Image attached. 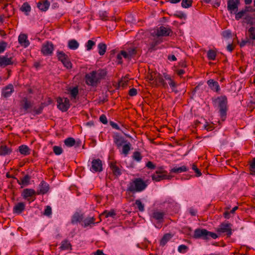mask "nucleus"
Segmentation results:
<instances>
[{"label":"nucleus","mask_w":255,"mask_h":255,"mask_svg":"<svg viewBox=\"0 0 255 255\" xmlns=\"http://www.w3.org/2000/svg\"><path fill=\"white\" fill-rule=\"evenodd\" d=\"M240 4V0H228L227 9L231 14L235 13L238 10Z\"/></svg>","instance_id":"6e6552de"},{"label":"nucleus","mask_w":255,"mask_h":255,"mask_svg":"<svg viewBox=\"0 0 255 255\" xmlns=\"http://www.w3.org/2000/svg\"><path fill=\"white\" fill-rule=\"evenodd\" d=\"M207 83L211 90L216 93L220 92L221 88L218 82L213 79H209L207 81Z\"/></svg>","instance_id":"2eb2a0df"},{"label":"nucleus","mask_w":255,"mask_h":255,"mask_svg":"<svg viewBox=\"0 0 255 255\" xmlns=\"http://www.w3.org/2000/svg\"><path fill=\"white\" fill-rule=\"evenodd\" d=\"M43 104H42L38 108L34 107L32 109V112L34 113V115H39L42 113L43 109Z\"/></svg>","instance_id":"8fccbe9b"},{"label":"nucleus","mask_w":255,"mask_h":255,"mask_svg":"<svg viewBox=\"0 0 255 255\" xmlns=\"http://www.w3.org/2000/svg\"><path fill=\"white\" fill-rule=\"evenodd\" d=\"M18 41L19 43L25 48L27 47L30 44L27 36L25 34H20L18 37Z\"/></svg>","instance_id":"f3484780"},{"label":"nucleus","mask_w":255,"mask_h":255,"mask_svg":"<svg viewBox=\"0 0 255 255\" xmlns=\"http://www.w3.org/2000/svg\"><path fill=\"white\" fill-rule=\"evenodd\" d=\"M204 129L207 131H211L213 129V126L212 125L206 123L203 126Z\"/></svg>","instance_id":"0e129e2a"},{"label":"nucleus","mask_w":255,"mask_h":255,"mask_svg":"<svg viewBox=\"0 0 255 255\" xmlns=\"http://www.w3.org/2000/svg\"><path fill=\"white\" fill-rule=\"evenodd\" d=\"M188 250V247L184 245H181L178 246V251L180 253L185 254L186 253Z\"/></svg>","instance_id":"3c124183"},{"label":"nucleus","mask_w":255,"mask_h":255,"mask_svg":"<svg viewBox=\"0 0 255 255\" xmlns=\"http://www.w3.org/2000/svg\"><path fill=\"white\" fill-rule=\"evenodd\" d=\"M39 190L37 191V194H45L49 189V184L46 182L42 181L39 185Z\"/></svg>","instance_id":"a211bd4d"},{"label":"nucleus","mask_w":255,"mask_h":255,"mask_svg":"<svg viewBox=\"0 0 255 255\" xmlns=\"http://www.w3.org/2000/svg\"><path fill=\"white\" fill-rule=\"evenodd\" d=\"M216 52L212 49H210L208 51L207 56L209 60H214L216 57Z\"/></svg>","instance_id":"ea45409f"},{"label":"nucleus","mask_w":255,"mask_h":255,"mask_svg":"<svg viewBox=\"0 0 255 255\" xmlns=\"http://www.w3.org/2000/svg\"><path fill=\"white\" fill-rule=\"evenodd\" d=\"M79 46V43L75 39L70 40L68 41V47L70 49L76 50Z\"/></svg>","instance_id":"f704fd0d"},{"label":"nucleus","mask_w":255,"mask_h":255,"mask_svg":"<svg viewBox=\"0 0 255 255\" xmlns=\"http://www.w3.org/2000/svg\"><path fill=\"white\" fill-rule=\"evenodd\" d=\"M20 10L23 12L26 15H29L31 11V6L27 2H25L20 7Z\"/></svg>","instance_id":"cd10ccee"},{"label":"nucleus","mask_w":255,"mask_h":255,"mask_svg":"<svg viewBox=\"0 0 255 255\" xmlns=\"http://www.w3.org/2000/svg\"><path fill=\"white\" fill-rule=\"evenodd\" d=\"M162 42V40L161 38H159L157 39H154L153 41H152L149 45L148 50L150 51H152L156 50V46L159 44L160 43Z\"/></svg>","instance_id":"c85d7f7f"},{"label":"nucleus","mask_w":255,"mask_h":255,"mask_svg":"<svg viewBox=\"0 0 255 255\" xmlns=\"http://www.w3.org/2000/svg\"><path fill=\"white\" fill-rule=\"evenodd\" d=\"M98 49L99 54L102 56L105 54L106 51L107 45L105 43H100L98 45Z\"/></svg>","instance_id":"4c0bfd02"},{"label":"nucleus","mask_w":255,"mask_h":255,"mask_svg":"<svg viewBox=\"0 0 255 255\" xmlns=\"http://www.w3.org/2000/svg\"><path fill=\"white\" fill-rule=\"evenodd\" d=\"M81 141L76 142L75 139L73 137H68L64 140V144L68 147H72L75 145V147L80 146Z\"/></svg>","instance_id":"4be33fe9"},{"label":"nucleus","mask_w":255,"mask_h":255,"mask_svg":"<svg viewBox=\"0 0 255 255\" xmlns=\"http://www.w3.org/2000/svg\"><path fill=\"white\" fill-rule=\"evenodd\" d=\"M172 237V235L171 234L167 233L165 234L160 240V246H164Z\"/></svg>","instance_id":"473e14b6"},{"label":"nucleus","mask_w":255,"mask_h":255,"mask_svg":"<svg viewBox=\"0 0 255 255\" xmlns=\"http://www.w3.org/2000/svg\"><path fill=\"white\" fill-rule=\"evenodd\" d=\"M135 205L137 206L139 211L143 212L144 210V206L140 200H136L135 202Z\"/></svg>","instance_id":"09e8293b"},{"label":"nucleus","mask_w":255,"mask_h":255,"mask_svg":"<svg viewBox=\"0 0 255 255\" xmlns=\"http://www.w3.org/2000/svg\"><path fill=\"white\" fill-rule=\"evenodd\" d=\"M95 45V42L91 40H89L86 44V47L87 50L90 51L91 50L93 46Z\"/></svg>","instance_id":"864d4df0"},{"label":"nucleus","mask_w":255,"mask_h":255,"mask_svg":"<svg viewBox=\"0 0 255 255\" xmlns=\"http://www.w3.org/2000/svg\"><path fill=\"white\" fill-rule=\"evenodd\" d=\"M219 233H226L228 237H230L232 234L231 224H222L220 227L218 229Z\"/></svg>","instance_id":"f8f14e48"},{"label":"nucleus","mask_w":255,"mask_h":255,"mask_svg":"<svg viewBox=\"0 0 255 255\" xmlns=\"http://www.w3.org/2000/svg\"><path fill=\"white\" fill-rule=\"evenodd\" d=\"M103 214L106 218L109 217L114 218L116 216V213L114 210H111L110 211H105L104 212Z\"/></svg>","instance_id":"5fc2aeb1"},{"label":"nucleus","mask_w":255,"mask_h":255,"mask_svg":"<svg viewBox=\"0 0 255 255\" xmlns=\"http://www.w3.org/2000/svg\"><path fill=\"white\" fill-rule=\"evenodd\" d=\"M69 91L71 95V100L76 99L79 93L78 87H74L72 88H70Z\"/></svg>","instance_id":"2f4dec72"},{"label":"nucleus","mask_w":255,"mask_h":255,"mask_svg":"<svg viewBox=\"0 0 255 255\" xmlns=\"http://www.w3.org/2000/svg\"><path fill=\"white\" fill-rule=\"evenodd\" d=\"M147 185L140 178H135L128 185L127 191L131 193L140 192L143 191Z\"/></svg>","instance_id":"7ed1b4c3"},{"label":"nucleus","mask_w":255,"mask_h":255,"mask_svg":"<svg viewBox=\"0 0 255 255\" xmlns=\"http://www.w3.org/2000/svg\"><path fill=\"white\" fill-rule=\"evenodd\" d=\"M14 92L13 86L10 84L4 87L1 92V95L4 98H8L10 97L12 93Z\"/></svg>","instance_id":"dca6fc26"},{"label":"nucleus","mask_w":255,"mask_h":255,"mask_svg":"<svg viewBox=\"0 0 255 255\" xmlns=\"http://www.w3.org/2000/svg\"><path fill=\"white\" fill-rule=\"evenodd\" d=\"M192 0H182L181 6L183 8H189L192 6Z\"/></svg>","instance_id":"a18cd8bd"},{"label":"nucleus","mask_w":255,"mask_h":255,"mask_svg":"<svg viewBox=\"0 0 255 255\" xmlns=\"http://www.w3.org/2000/svg\"><path fill=\"white\" fill-rule=\"evenodd\" d=\"M246 13V12L244 10V9H243L242 10H241L240 11H239L238 12H236L235 13V19L237 20H239V19L242 18L245 15V14Z\"/></svg>","instance_id":"de8ad7c7"},{"label":"nucleus","mask_w":255,"mask_h":255,"mask_svg":"<svg viewBox=\"0 0 255 255\" xmlns=\"http://www.w3.org/2000/svg\"><path fill=\"white\" fill-rule=\"evenodd\" d=\"M7 46V43L2 41L0 42V53H1L4 51Z\"/></svg>","instance_id":"13d9d810"},{"label":"nucleus","mask_w":255,"mask_h":255,"mask_svg":"<svg viewBox=\"0 0 255 255\" xmlns=\"http://www.w3.org/2000/svg\"><path fill=\"white\" fill-rule=\"evenodd\" d=\"M54 50L53 44L52 42H47L43 44L41 48V52L44 55H51Z\"/></svg>","instance_id":"9b49d317"},{"label":"nucleus","mask_w":255,"mask_h":255,"mask_svg":"<svg viewBox=\"0 0 255 255\" xmlns=\"http://www.w3.org/2000/svg\"><path fill=\"white\" fill-rule=\"evenodd\" d=\"M14 62L12 57H8L7 55L0 56V66L5 67L12 65Z\"/></svg>","instance_id":"4468645a"},{"label":"nucleus","mask_w":255,"mask_h":255,"mask_svg":"<svg viewBox=\"0 0 255 255\" xmlns=\"http://www.w3.org/2000/svg\"><path fill=\"white\" fill-rule=\"evenodd\" d=\"M222 36L225 38H229L231 36V32L229 30L223 31Z\"/></svg>","instance_id":"69168bd1"},{"label":"nucleus","mask_w":255,"mask_h":255,"mask_svg":"<svg viewBox=\"0 0 255 255\" xmlns=\"http://www.w3.org/2000/svg\"><path fill=\"white\" fill-rule=\"evenodd\" d=\"M208 231L205 229H196L194 232L192 237L195 239H202L203 240H208Z\"/></svg>","instance_id":"1a4fd4ad"},{"label":"nucleus","mask_w":255,"mask_h":255,"mask_svg":"<svg viewBox=\"0 0 255 255\" xmlns=\"http://www.w3.org/2000/svg\"><path fill=\"white\" fill-rule=\"evenodd\" d=\"M244 22L252 25L254 24L253 18L249 15H247L244 18Z\"/></svg>","instance_id":"bf43d9fd"},{"label":"nucleus","mask_w":255,"mask_h":255,"mask_svg":"<svg viewBox=\"0 0 255 255\" xmlns=\"http://www.w3.org/2000/svg\"><path fill=\"white\" fill-rule=\"evenodd\" d=\"M99 15L102 20H106L108 19V13L106 11H100Z\"/></svg>","instance_id":"6e6d98bb"},{"label":"nucleus","mask_w":255,"mask_h":255,"mask_svg":"<svg viewBox=\"0 0 255 255\" xmlns=\"http://www.w3.org/2000/svg\"><path fill=\"white\" fill-rule=\"evenodd\" d=\"M83 214H80L78 212H76L72 217L71 223L72 224H75L78 222H80L83 220Z\"/></svg>","instance_id":"b1692460"},{"label":"nucleus","mask_w":255,"mask_h":255,"mask_svg":"<svg viewBox=\"0 0 255 255\" xmlns=\"http://www.w3.org/2000/svg\"><path fill=\"white\" fill-rule=\"evenodd\" d=\"M35 194L34 190L32 189H25L23 191L22 196L24 199H26L28 197H31Z\"/></svg>","instance_id":"bb28decb"},{"label":"nucleus","mask_w":255,"mask_h":255,"mask_svg":"<svg viewBox=\"0 0 255 255\" xmlns=\"http://www.w3.org/2000/svg\"><path fill=\"white\" fill-rule=\"evenodd\" d=\"M114 142L118 148L120 147L124 143L127 142L123 137L120 136L118 135L114 137Z\"/></svg>","instance_id":"a878e982"},{"label":"nucleus","mask_w":255,"mask_h":255,"mask_svg":"<svg viewBox=\"0 0 255 255\" xmlns=\"http://www.w3.org/2000/svg\"><path fill=\"white\" fill-rule=\"evenodd\" d=\"M157 84L161 85L162 87L166 88L167 87V83L164 81V80L160 74H158L155 75V81Z\"/></svg>","instance_id":"7c9ffc66"},{"label":"nucleus","mask_w":255,"mask_h":255,"mask_svg":"<svg viewBox=\"0 0 255 255\" xmlns=\"http://www.w3.org/2000/svg\"><path fill=\"white\" fill-rule=\"evenodd\" d=\"M110 168L113 172V174L118 177L120 176L122 174L121 170L120 168L117 165L116 163L115 162H110Z\"/></svg>","instance_id":"412c9836"},{"label":"nucleus","mask_w":255,"mask_h":255,"mask_svg":"<svg viewBox=\"0 0 255 255\" xmlns=\"http://www.w3.org/2000/svg\"><path fill=\"white\" fill-rule=\"evenodd\" d=\"M126 51L128 52L129 57L131 58L136 54L137 48L134 47H129L128 48Z\"/></svg>","instance_id":"a19ab883"},{"label":"nucleus","mask_w":255,"mask_h":255,"mask_svg":"<svg viewBox=\"0 0 255 255\" xmlns=\"http://www.w3.org/2000/svg\"><path fill=\"white\" fill-rule=\"evenodd\" d=\"M57 56L58 60L62 63L64 67L67 69H71L72 68V63L69 57L63 51H57Z\"/></svg>","instance_id":"423d86ee"},{"label":"nucleus","mask_w":255,"mask_h":255,"mask_svg":"<svg viewBox=\"0 0 255 255\" xmlns=\"http://www.w3.org/2000/svg\"><path fill=\"white\" fill-rule=\"evenodd\" d=\"M192 169H193V170H194V171L197 174V176L199 177L202 175L201 171L199 170V169L197 167V166L195 165H193Z\"/></svg>","instance_id":"774afa93"},{"label":"nucleus","mask_w":255,"mask_h":255,"mask_svg":"<svg viewBox=\"0 0 255 255\" xmlns=\"http://www.w3.org/2000/svg\"><path fill=\"white\" fill-rule=\"evenodd\" d=\"M95 221V218L93 217L87 218L83 221V224H82V226L84 227L88 226H90L91 227V225H95L96 224Z\"/></svg>","instance_id":"c756f323"},{"label":"nucleus","mask_w":255,"mask_h":255,"mask_svg":"<svg viewBox=\"0 0 255 255\" xmlns=\"http://www.w3.org/2000/svg\"><path fill=\"white\" fill-rule=\"evenodd\" d=\"M100 121L104 124H107L108 123L107 117L105 115H102L100 117Z\"/></svg>","instance_id":"338daca9"},{"label":"nucleus","mask_w":255,"mask_h":255,"mask_svg":"<svg viewBox=\"0 0 255 255\" xmlns=\"http://www.w3.org/2000/svg\"><path fill=\"white\" fill-rule=\"evenodd\" d=\"M71 244L67 240H65L61 242L60 249L62 250H66L71 247Z\"/></svg>","instance_id":"58836bf2"},{"label":"nucleus","mask_w":255,"mask_h":255,"mask_svg":"<svg viewBox=\"0 0 255 255\" xmlns=\"http://www.w3.org/2000/svg\"><path fill=\"white\" fill-rule=\"evenodd\" d=\"M250 170L251 171V174L253 175H255V157L254 158L251 162L250 165Z\"/></svg>","instance_id":"49530a36"},{"label":"nucleus","mask_w":255,"mask_h":255,"mask_svg":"<svg viewBox=\"0 0 255 255\" xmlns=\"http://www.w3.org/2000/svg\"><path fill=\"white\" fill-rule=\"evenodd\" d=\"M137 90L135 88H131L129 90L128 94L130 96H135L137 95Z\"/></svg>","instance_id":"e2e57ef3"},{"label":"nucleus","mask_w":255,"mask_h":255,"mask_svg":"<svg viewBox=\"0 0 255 255\" xmlns=\"http://www.w3.org/2000/svg\"><path fill=\"white\" fill-rule=\"evenodd\" d=\"M25 204L23 202H19L16 204L13 209V213L20 214L25 209Z\"/></svg>","instance_id":"5701e85b"},{"label":"nucleus","mask_w":255,"mask_h":255,"mask_svg":"<svg viewBox=\"0 0 255 255\" xmlns=\"http://www.w3.org/2000/svg\"><path fill=\"white\" fill-rule=\"evenodd\" d=\"M131 148V144L129 142L125 144L123 146L122 153L125 155L128 154L129 150Z\"/></svg>","instance_id":"79ce46f5"},{"label":"nucleus","mask_w":255,"mask_h":255,"mask_svg":"<svg viewBox=\"0 0 255 255\" xmlns=\"http://www.w3.org/2000/svg\"><path fill=\"white\" fill-rule=\"evenodd\" d=\"M54 153L57 155H60L63 152L62 147L58 146H54L53 147Z\"/></svg>","instance_id":"603ef678"},{"label":"nucleus","mask_w":255,"mask_h":255,"mask_svg":"<svg viewBox=\"0 0 255 255\" xmlns=\"http://www.w3.org/2000/svg\"><path fill=\"white\" fill-rule=\"evenodd\" d=\"M11 149L6 145L0 146V155H5L11 153Z\"/></svg>","instance_id":"c9c22d12"},{"label":"nucleus","mask_w":255,"mask_h":255,"mask_svg":"<svg viewBox=\"0 0 255 255\" xmlns=\"http://www.w3.org/2000/svg\"><path fill=\"white\" fill-rule=\"evenodd\" d=\"M142 156L140 152L139 151H134L133 153L132 158L134 160L137 162H140L142 159Z\"/></svg>","instance_id":"c03bdc74"},{"label":"nucleus","mask_w":255,"mask_h":255,"mask_svg":"<svg viewBox=\"0 0 255 255\" xmlns=\"http://www.w3.org/2000/svg\"><path fill=\"white\" fill-rule=\"evenodd\" d=\"M90 170L93 172H100L103 171V164L100 159H93L91 161V166Z\"/></svg>","instance_id":"0eeeda50"},{"label":"nucleus","mask_w":255,"mask_h":255,"mask_svg":"<svg viewBox=\"0 0 255 255\" xmlns=\"http://www.w3.org/2000/svg\"><path fill=\"white\" fill-rule=\"evenodd\" d=\"M251 43V39L250 38H247L245 40H242L241 43H240V46L241 47H244L247 44Z\"/></svg>","instance_id":"052dcab7"},{"label":"nucleus","mask_w":255,"mask_h":255,"mask_svg":"<svg viewBox=\"0 0 255 255\" xmlns=\"http://www.w3.org/2000/svg\"><path fill=\"white\" fill-rule=\"evenodd\" d=\"M32 104L31 102L28 101L26 98H24L21 105V108L23 109L24 114L31 113L32 110Z\"/></svg>","instance_id":"ddd939ff"},{"label":"nucleus","mask_w":255,"mask_h":255,"mask_svg":"<svg viewBox=\"0 0 255 255\" xmlns=\"http://www.w3.org/2000/svg\"><path fill=\"white\" fill-rule=\"evenodd\" d=\"M19 151L21 154L27 155L30 154V149L28 146L23 144L19 146Z\"/></svg>","instance_id":"72a5a7b5"},{"label":"nucleus","mask_w":255,"mask_h":255,"mask_svg":"<svg viewBox=\"0 0 255 255\" xmlns=\"http://www.w3.org/2000/svg\"><path fill=\"white\" fill-rule=\"evenodd\" d=\"M173 176L167 175V172L162 169H159L155 171L152 176L153 180L158 182L164 179H171Z\"/></svg>","instance_id":"20e7f679"},{"label":"nucleus","mask_w":255,"mask_h":255,"mask_svg":"<svg viewBox=\"0 0 255 255\" xmlns=\"http://www.w3.org/2000/svg\"><path fill=\"white\" fill-rule=\"evenodd\" d=\"M30 179V177L26 175L20 180L17 179V182L19 185H26L29 184Z\"/></svg>","instance_id":"e433bc0d"},{"label":"nucleus","mask_w":255,"mask_h":255,"mask_svg":"<svg viewBox=\"0 0 255 255\" xmlns=\"http://www.w3.org/2000/svg\"><path fill=\"white\" fill-rule=\"evenodd\" d=\"M249 37L251 40H255V27L252 26L248 29Z\"/></svg>","instance_id":"37998d69"},{"label":"nucleus","mask_w":255,"mask_h":255,"mask_svg":"<svg viewBox=\"0 0 255 255\" xmlns=\"http://www.w3.org/2000/svg\"><path fill=\"white\" fill-rule=\"evenodd\" d=\"M188 170V168L186 166H182L181 167H174L170 170V173H179L184 172H186Z\"/></svg>","instance_id":"393cba45"},{"label":"nucleus","mask_w":255,"mask_h":255,"mask_svg":"<svg viewBox=\"0 0 255 255\" xmlns=\"http://www.w3.org/2000/svg\"><path fill=\"white\" fill-rule=\"evenodd\" d=\"M106 74L104 71L98 73L95 71H93L86 75V83L88 85L96 86L98 83L100 82V80L106 75Z\"/></svg>","instance_id":"f03ea898"},{"label":"nucleus","mask_w":255,"mask_h":255,"mask_svg":"<svg viewBox=\"0 0 255 255\" xmlns=\"http://www.w3.org/2000/svg\"><path fill=\"white\" fill-rule=\"evenodd\" d=\"M50 6V2L48 0H43L41 1H39L37 3V7L42 11H47Z\"/></svg>","instance_id":"aec40b11"},{"label":"nucleus","mask_w":255,"mask_h":255,"mask_svg":"<svg viewBox=\"0 0 255 255\" xmlns=\"http://www.w3.org/2000/svg\"><path fill=\"white\" fill-rule=\"evenodd\" d=\"M207 234H208V240H209L210 238L216 239L218 237V235L216 233H213V232H210L208 231Z\"/></svg>","instance_id":"680f3d73"},{"label":"nucleus","mask_w":255,"mask_h":255,"mask_svg":"<svg viewBox=\"0 0 255 255\" xmlns=\"http://www.w3.org/2000/svg\"><path fill=\"white\" fill-rule=\"evenodd\" d=\"M45 216L50 217L52 214V209L49 206H47L44 210V214Z\"/></svg>","instance_id":"4d7b16f0"},{"label":"nucleus","mask_w":255,"mask_h":255,"mask_svg":"<svg viewBox=\"0 0 255 255\" xmlns=\"http://www.w3.org/2000/svg\"><path fill=\"white\" fill-rule=\"evenodd\" d=\"M172 31L169 27L161 26L157 28L156 35L157 37L170 36Z\"/></svg>","instance_id":"9d476101"},{"label":"nucleus","mask_w":255,"mask_h":255,"mask_svg":"<svg viewBox=\"0 0 255 255\" xmlns=\"http://www.w3.org/2000/svg\"><path fill=\"white\" fill-rule=\"evenodd\" d=\"M165 213L159 211H154L152 214V217L157 221L158 223H162L163 221V218Z\"/></svg>","instance_id":"6ab92c4d"},{"label":"nucleus","mask_w":255,"mask_h":255,"mask_svg":"<svg viewBox=\"0 0 255 255\" xmlns=\"http://www.w3.org/2000/svg\"><path fill=\"white\" fill-rule=\"evenodd\" d=\"M57 103L58 109L63 112L67 111L70 107V101L67 98L58 97Z\"/></svg>","instance_id":"39448f33"},{"label":"nucleus","mask_w":255,"mask_h":255,"mask_svg":"<svg viewBox=\"0 0 255 255\" xmlns=\"http://www.w3.org/2000/svg\"><path fill=\"white\" fill-rule=\"evenodd\" d=\"M212 102L215 107L218 110L219 115L223 121L227 118L228 111V99L226 96L222 95L212 98Z\"/></svg>","instance_id":"f257e3e1"}]
</instances>
